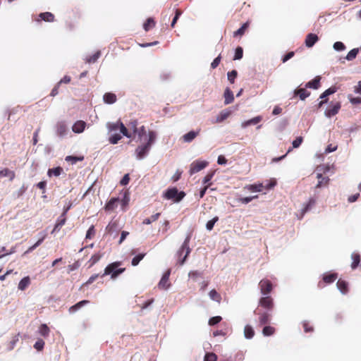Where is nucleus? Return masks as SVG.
Here are the masks:
<instances>
[{
  "mask_svg": "<svg viewBox=\"0 0 361 361\" xmlns=\"http://www.w3.org/2000/svg\"><path fill=\"white\" fill-rule=\"evenodd\" d=\"M147 137V142L139 145L135 149L137 158L139 159H143L148 154L152 144L155 142L157 133L155 131L149 130Z\"/></svg>",
  "mask_w": 361,
  "mask_h": 361,
  "instance_id": "f257e3e1",
  "label": "nucleus"
},
{
  "mask_svg": "<svg viewBox=\"0 0 361 361\" xmlns=\"http://www.w3.org/2000/svg\"><path fill=\"white\" fill-rule=\"evenodd\" d=\"M190 240V235H188L183 245L180 247V249L178 250L176 255L178 258V263L180 265H183L186 260L188 256L189 255L190 252V249L189 247V243Z\"/></svg>",
  "mask_w": 361,
  "mask_h": 361,
  "instance_id": "f03ea898",
  "label": "nucleus"
},
{
  "mask_svg": "<svg viewBox=\"0 0 361 361\" xmlns=\"http://www.w3.org/2000/svg\"><path fill=\"white\" fill-rule=\"evenodd\" d=\"M121 265V262H115L109 264L104 269V274L101 276L102 277L111 274L112 279H116L119 274L125 271V268H119Z\"/></svg>",
  "mask_w": 361,
  "mask_h": 361,
  "instance_id": "7ed1b4c3",
  "label": "nucleus"
},
{
  "mask_svg": "<svg viewBox=\"0 0 361 361\" xmlns=\"http://www.w3.org/2000/svg\"><path fill=\"white\" fill-rule=\"evenodd\" d=\"M107 128L109 132H114L119 130L123 135L129 138L132 137V133L128 132V128L121 121H118L115 123H108Z\"/></svg>",
  "mask_w": 361,
  "mask_h": 361,
  "instance_id": "20e7f679",
  "label": "nucleus"
},
{
  "mask_svg": "<svg viewBox=\"0 0 361 361\" xmlns=\"http://www.w3.org/2000/svg\"><path fill=\"white\" fill-rule=\"evenodd\" d=\"M185 195L184 192H178L176 188H172L165 192L164 197L165 199L173 200L174 202H178L183 198Z\"/></svg>",
  "mask_w": 361,
  "mask_h": 361,
  "instance_id": "39448f33",
  "label": "nucleus"
},
{
  "mask_svg": "<svg viewBox=\"0 0 361 361\" xmlns=\"http://www.w3.org/2000/svg\"><path fill=\"white\" fill-rule=\"evenodd\" d=\"M337 273H327L324 274L322 277V281H319L317 286L319 288H323L326 284H331L338 279Z\"/></svg>",
  "mask_w": 361,
  "mask_h": 361,
  "instance_id": "423d86ee",
  "label": "nucleus"
},
{
  "mask_svg": "<svg viewBox=\"0 0 361 361\" xmlns=\"http://www.w3.org/2000/svg\"><path fill=\"white\" fill-rule=\"evenodd\" d=\"M208 166V162L207 161H200L196 160L192 162L190 166L189 173L190 175H193L201 170L204 169Z\"/></svg>",
  "mask_w": 361,
  "mask_h": 361,
  "instance_id": "0eeeda50",
  "label": "nucleus"
},
{
  "mask_svg": "<svg viewBox=\"0 0 361 361\" xmlns=\"http://www.w3.org/2000/svg\"><path fill=\"white\" fill-rule=\"evenodd\" d=\"M254 313L258 316V322L260 326L269 323L271 314L267 311H262L259 309L255 310Z\"/></svg>",
  "mask_w": 361,
  "mask_h": 361,
  "instance_id": "6e6552de",
  "label": "nucleus"
},
{
  "mask_svg": "<svg viewBox=\"0 0 361 361\" xmlns=\"http://www.w3.org/2000/svg\"><path fill=\"white\" fill-rule=\"evenodd\" d=\"M259 287L261 293L264 295H269L273 289L272 283L267 279H262L259 283Z\"/></svg>",
  "mask_w": 361,
  "mask_h": 361,
  "instance_id": "1a4fd4ad",
  "label": "nucleus"
},
{
  "mask_svg": "<svg viewBox=\"0 0 361 361\" xmlns=\"http://www.w3.org/2000/svg\"><path fill=\"white\" fill-rule=\"evenodd\" d=\"M317 178L318 180V182L314 187L315 190L322 188H326L329 185L330 179L328 176H323L322 173H317Z\"/></svg>",
  "mask_w": 361,
  "mask_h": 361,
  "instance_id": "9d476101",
  "label": "nucleus"
},
{
  "mask_svg": "<svg viewBox=\"0 0 361 361\" xmlns=\"http://www.w3.org/2000/svg\"><path fill=\"white\" fill-rule=\"evenodd\" d=\"M259 304L261 307L267 309L268 311L271 310L274 307L273 299L269 295H265L261 298L259 301Z\"/></svg>",
  "mask_w": 361,
  "mask_h": 361,
  "instance_id": "9b49d317",
  "label": "nucleus"
},
{
  "mask_svg": "<svg viewBox=\"0 0 361 361\" xmlns=\"http://www.w3.org/2000/svg\"><path fill=\"white\" fill-rule=\"evenodd\" d=\"M337 90H338V88L336 86H332V87H329V89H327L326 90H325L320 95V98L322 100L319 103V104H318L319 107H322L324 104L328 102V99H326V97L329 95L335 93L337 91Z\"/></svg>",
  "mask_w": 361,
  "mask_h": 361,
  "instance_id": "f8f14e48",
  "label": "nucleus"
},
{
  "mask_svg": "<svg viewBox=\"0 0 361 361\" xmlns=\"http://www.w3.org/2000/svg\"><path fill=\"white\" fill-rule=\"evenodd\" d=\"M171 274V270L168 269L162 276L158 286L161 289H167L170 286L169 276Z\"/></svg>",
  "mask_w": 361,
  "mask_h": 361,
  "instance_id": "ddd939ff",
  "label": "nucleus"
},
{
  "mask_svg": "<svg viewBox=\"0 0 361 361\" xmlns=\"http://www.w3.org/2000/svg\"><path fill=\"white\" fill-rule=\"evenodd\" d=\"M341 109V104L340 102H336L333 106H329L326 110L325 111V115L327 117H331L337 114Z\"/></svg>",
  "mask_w": 361,
  "mask_h": 361,
  "instance_id": "4468645a",
  "label": "nucleus"
},
{
  "mask_svg": "<svg viewBox=\"0 0 361 361\" xmlns=\"http://www.w3.org/2000/svg\"><path fill=\"white\" fill-rule=\"evenodd\" d=\"M38 18H39L36 19L37 22L44 20L45 22L51 23L55 20L54 15L50 12L41 13L39 14Z\"/></svg>",
  "mask_w": 361,
  "mask_h": 361,
  "instance_id": "2eb2a0df",
  "label": "nucleus"
},
{
  "mask_svg": "<svg viewBox=\"0 0 361 361\" xmlns=\"http://www.w3.org/2000/svg\"><path fill=\"white\" fill-rule=\"evenodd\" d=\"M119 201V198L118 197L111 198L105 204L104 209L109 212L114 211L117 207Z\"/></svg>",
  "mask_w": 361,
  "mask_h": 361,
  "instance_id": "dca6fc26",
  "label": "nucleus"
},
{
  "mask_svg": "<svg viewBox=\"0 0 361 361\" xmlns=\"http://www.w3.org/2000/svg\"><path fill=\"white\" fill-rule=\"evenodd\" d=\"M200 133V129L197 131H190L183 135L182 140L185 142H191Z\"/></svg>",
  "mask_w": 361,
  "mask_h": 361,
  "instance_id": "f3484780",
  "label": "nucleus"
},
{
  "mask_svg": "<svg viewBox=\"0 0 361 361\" xmlns=\"http://www.w3.org/2000/svg\"><path fill=\"white\" fill-rule=\"evenodd\" d=\"M56 132L58 136L63 137L68 132V128L64 122H59L56 126Z\"/></svg>",
  "mask_w": 361,
  "mask_h": 361,
  "instance_id": "a211bd4d",
  "label": "nucleus"
},
{
  "mask_svg": "<svg viewBox=\"0 0 361 361\" xmlns=\"http://www.w3.org/2000/svg\"><path fill=\"white\" fill-rule=\"evenodd\" d=\"M310 94V92L305 88L296 89L293 92V97L298 96L301 100H305Z\"/></svg>",
  "mask_w": 361,
  "mask_h": 361,
  "instance_id": "6ab92c4d",
  "label": "nucleus"
},
{
  "mask_svg": "<svg viewBox=\"0 0 361 361\" xmlns=\"http://www.w3.org/2000/svg\"><path fill=\"white\" fill-rule=\"evenodd\" d=\"M319 40V37L317 35L313 33H310L306 36L305 38V45L307 47H312L314 46V44Z\"/></svg>",
  "mask_w": 361,
  "mask_h": 361,
  "instance_id": "aec40b11",
  "label": "nucleus"
},
{
  "mask_svg": "<svg viewBox=\"0 0 361 361\" xmlns=\"http://www.w3.org/2000/svg\"><path fill=\"white\" fill-rule=\"evenodd\" d=\"M232 114V111L229 109L222 110L216 116V123H222L224 121L227 119Z\"/></svg>",
  "mask_w": 361,
  "mask_h": 361,
  "instance_id": "412c9836",
  "label": "nucleus"
},
{
  "mask_svg": "<svg viewBox=\"0 0 361 361\" xmlns=\"http://www.w3.org/2000/svg\"><path fill=\"white\" fill-rule=\"evenodd\" d=\"M86 127V123L83 121H77L73 126L72 130L75 133H81Z\"/></svg>",
  "mask_w": 361,
  "mask_h": 361,
  "instance_id": "4be33fe9",
  "label": "nucleus"
},
{
  "mask_svg": "<svg viewBox=\"0 0 361 361\" xmlns=\"http://www.w3.org/2000/svg\"><path fill=\"white\" fill-rule=\"evenodd\" d=\"M320 80H321V77L316 76L313 80H312L306 83L305 87L317 90L320 86Z\"/></svg>",
  "mask_w": 361,
  "mask_h": 361,
  "instance_id": "5701e85b",
  "label": "nucleus"
},
{
  "mask_svg": "<svg viewBox=\"0 0 361 361\" xmlns=\"http://www.w3.org/2000/svg\"><path fill=\"white\" fill-rule=\"evenodd\" d=\"M4 177H8L9 180L12 181L16 177V173L13 171H11L8 168H5L0 171V178Z\"/></svg>",
  "mask_w": 361,
  "mask_h": 361,
  "instance_id": "b1692460",
  "label": "nucleus"
},
{
  "mask_svg": "<svg viewBox=\"0 0 361 361\" xmlns=\"http://www.w3.org/2000/svg\"><path fill=\"white\" fill-rule=\"evenodd\" d=\"M224 104H229L232 103L234 100V96L233 92L230 90V88H226L224 94Z\"/></svg>",
  "mask_w": 361,
  "mask_h": 361,
  "instance_id": "393cba45",
  "label": "nucleus"
},
{
  "mask_svg": "<svg viewBox=\"0 0 361 361\" xmlns=\"http://www.w3.org/2000/svg\"><path fill=\"white\" fill-rule=\"evenodd\" d=\"M337 287L343 294H346L348 291V283L342 279L337 281Z\"/></svg>",
  "mask_w": 361,
  "mask_h": 361,
  "instance_id": "a878e982",
  "label": "nucleus"
},
{
  "mask_svg": "<svg viewBox=\"0 0 361 361\" xmlns=\"http://www.w3.org/2000/svg\"><path fill=\"white\" fill-rule=\"evenodd\" d=\"M105 103L111 104L116 102V95L111 92L105 93L103 97Z\"/></svg>",
  "mask_w": 361,
  "mask_h": 361,
  "instance_id": "bb28decb",
  "label": "nucleus"
},
{
  "mask_svg": "<svg viewBox=\"0 0 361 361\" xmlns=\"http://www.w3.org/2000/svg\"><path fill=\"white\" fill-rule=\"evenodd\" d=\"M88 303H90L89 300H81V301L78 302V303H76L75 305L71 306L69 308L68 311L71 314L74 313L76 311H78L80 308H81L82 307H83L84 305H85Z\"/></svg>",
  "mask_w": 361,
  "mask_h": 361,
  "instance_id": "cd10ccee",
  "label": "nucleus"
},
{
  "mask_svg": "<svg viewBox=\"0 0 361 361\" xmlns=\"http://www.w3.org/2000/svg\"><path fill=\"white\" fill-rule=\"evenodd\" d=\"M66 216L64 215H61L59 218L58 219L54 228L52 231V233L59 231L60 228L66 224Z\"/></svg>",
  "mask_w": 361,
  "mask_h": 361,
  "instance_id": "c85d7f7f",
  "label": "nucleus"
},
{
  "mask_svg": "<svg viewBox=\"0 0 361 361\" xmlns=\"http://www.w3.org/2000/svg\"><path fill=\"white\" fill-rule=\"evenodd\" d=\"M30 284V277L25 276L20 281L18 288L20 290H24L29 286Z\"/></svg>",
  "mask_w": 361,
  "mask_h": 361,
  "instance_id": "c756f323",
  "label": "nucleus"
},
{
  "mask_svg": "<svg viewBox=\"0 0 361 361\" xmlns=\"http://www.w3.org/2000/svg\"><path fill=\"white\" fill-rule=\"evenodd\" d=\"M353 262L351 264L352 269H355L360 262V255L358 253H353L351 255Z\"/></svg>",
  "mask_w": 361,
  "mask_h": 361,
  "instance_id": "7c9ffc66",
  "label": "nucleus"
},
{
  "mask_svg": "<svg viewBox=\"0 0 361 361\" xmlns=\"http://www.w3.org/2000/svg\"><path fill=\"white\" fill-rule=\"evenodd\" d=\"M244 335L246 338L250 339L255 336V331L252 326L246 325L244 328Z\"/></svg>",
  "mask_w": 361,
  "mask_h": 361,
  "instance_id": "2f4dec72",
  "label": "nucleus"
},
{
  "mask_svg": "<svg viewBox=\"0 0 361 361\" xmlns=\"http://www.w3.org/2000/svg\"><path fill=\"white\" fill-rule=\"evenodd\" d=\"M249 27V22L245 23L238 30L233 32V37L242 36Z\"/></svg>",
  "mask_w": 361,
  "mask_h": 361,
  "instance_id": "473e14b6",
  "label": "nucleus"
},
{
  "mask_svg": "<svg viewBox=\"0 0 361 361\" xmlns=\"http://www.w3.org/2000/svg\"><path fill=\"white\" fill-rule=\"evenodd\" d=\"M118 229V222L117 221H111L107 226L106 227V231L110 234L114 232H116Z\"/></svg>",
  "mask_w": 361,
  "mask_h": 361,
  "instance_id": "72a5a7b5",
  "label": "nucleus"
},
{
  "mask_svg": "<svg viewBox=\"0 0 361 361\" xmlns=\"http://www.w3.org/2000/svg\"><path fill=\"white\" fill-rule=\"evenodd\" d=\"M156 25V22L154 21V18H149L147 19L145 23L143 25L144 30L145 31H149L151 28L154 27Z\"/></svg>",
  "mask_w": 361,
  "mask_h": 361,
  "instance_id": "f704fd0d",
  "label": "nucleus"
},
{
  "mask_svg": "<svg viewBox=\"0 0 361 361\" xmlns=\"http://www.w3.org/2000/svg\"><path fill=\"white\" fill-rule=\"evenodd\" d=\"M63 171V169L61 166H58L48 170L47 174L49 176H59Z\"/></svg>",
  "mask_w": 361,
  "mask_h": 361,
  "instance_id": "c9c22d12",
  "label": "nucleus"
},
{
  "mask_svg": "<svg viewBox=\"0 0 361 361\" xmlns=\"http://www.w3.org/2000/svg\"><path fill=\"white\" fill-rule=\"evenodd\" d=\"M245 188H247L251 192H260L262 190L263 185L262 183L248 185H246Z\"/></svg>",
  "mask_w": 361,
  "mask_h": 361,
  "instance_id": "e433bc0d",
  "label": "nucleus"
},
{
  "mask_svg": "<svg viewBox=\"0 0 361 361\" xmlns=\"http://www.w3.org/2000/svg\"><path fill=\"white\" fill-rule=\"evenodd\" d=\"M49 328L47 326V324H43L40 325L39 328V333L40 334L41 336L44 337H47L49 334Z\"/></svg>",
  "mask_w": 361,
  "mask_h": 361,
  "instance_id": "4c0bfd02",
  "label": "nucleus"
},
{
  "mask_svg": "<svg viewBox=\"0 0 361 361\" xmlns=\"http://www.w3.org/2000/svg\"><path fill=\"white\" fill-rule=\"evenodd\" d=\"M209 295L212 300L216 301L219 303L221 302V296L219 293H217V291L216 290H214V289L212 290L209 292Z\"/></svg>",
  "mask_w": 361,
  "mask_h": 361,
  "instance_id": "58836bf2",
  "label": "nucleus"
},
{
  "mask_svg": "<svg viewBox=\"0 0 361 361\" xmlns=\"http://www.w3.org/2000/svg\"><path fill=\"white\" fill-rule=\"evenodd\" d=\"M275 333V328L271 326H266L262 330V334L264 336H269Z\"/></svg>",
  "mask_w": 361,
  "mask_h": 361,
  "instance_id": "ea45409f",
  "label": "nucleus"
},
{
  "mask_svg": "<svg viewBox=\"0 0 361 361\" xmlns=\"http://www.w3.org/2000/svg\"><path fill=\"white\" fill-rule=\"evenodd\" d=\"M160 213H157L155 214L152 215L149 218L144 219L142 222L143 224H150L152 222L156 221L160 216Z\"/></svg>",
  "mask_w": 361,
  "mask_h": 361,
  "instance_id": "a19ab883",
  "label": "nucleus"
},
{
  "mask_svg": "<svg viewBox=\"0 0 361 361\" xmlns=\"http://www.w3.org/2000/svg\"><path fill=\"white\" fill-rule=\"evenodd\" d=\"M359 52V49H353L352 50H350L345 59L348 60V61H352L354 59H355V57L357 56V54Z\"/></svg>",
  "mask_w": 361,
  "mask_h": 361,
  "instance_id": "79ce46f5",
  "label": "nucleus"
},
{
  "mask_svg": "<svg viewBox=\"0 0 361 361\" xmlns=\"http://www.w3.org/2000/svg\"><path fill=\"white\" fill-rule=\"evenodd\" d=\"M100 51H97L96 53H94V54H92V56H88L87 59H86V62L87 63H94L97 61V60L99 58L100 56Z\"/></svg>",
  "mask_w": 361,
  "mask_h": 361,
  "instance_id": "37998d69",
  "label": "nucleus"
},
{
  "mask_svg": "<svg viewBox=\"0 0 361 361\" xmlns=\"http://www.w3.org/2000/svg\"><path fill=\"white\" fill-rule=\"evenodd\" d=\"M147 134V131L145 129V127L144 126H142L141 127L138 128L137 131L135 132V133L133 135H137L139 137V139L142 140V137Z\"/></svg>",
  "mask_w": 361,
  "mask_h": 361,
  "instance_id": "c03bdc74",
  "label": "nucleus"
},
{
  "mask_svg": "<svg viewBox=\"0 0 361 361\" xmlns=\"http://www.w3.org/2000/svg\"><path fill=\"white\" fill-rule=\"evenodd\" d=\"M121 138L122 136L120 134L115 133L109 137V140L111 144L115 145L117 144Z\"/></svg>",
  "mask_w": 361,
  "mask_h": 361,
  "instance_id": "a18cd8bd",
  "label": "nucleus"
},
{
  "mask_svg": "<svg viewBox=\"0 0 361 361\" xmlns=\"http://www.w3.org/2000/svg\"><path fill=\"white\" fill-rule=\"evenodd\" d=\"M137 124H138V122H137V121L136 119L131 120L128 123V126L129 129L130 130H133L132 135L135 133V131H137V130L138 128H137Z\"/></svg>",
  "mask_w": 361,
  "mask_h": 361,
  "instance_id": "49530a36",
  "label": "nucleus"
},
{
  "mask_svg": "<svg viewBox=\"0 0 361 361\" xmlns=\"http://www.w3.org/2000/svg\"><path fill=\"white\" fill-rule=\"evenodd\" d=\"M243 49L241 47H238L235 51V55L233 57V60H240L243 58Z\"/></svg>",
  "mask_w": 361,
  "mask_h": 361,
  "instance_id": "de8ad7c7",
  "label": "nucleus"
},
{
  "mask_svg": "<svg viewBox=\"0 0 361 361\" xmlns=\"http://www.w3.org/2000/svg\"><path fill=\"white\" fill-rule=\"evenodd\" d=\"M102 257V255L99 253H97L93 255L91 258L89 260L90 267L93 266L94 264H96Z\"/></svg>",
  "mask_w": 361,
  "mask_h": 361,
  "instance_id": "09e8293b",
  "label": "nucleus"
},
{
  "mask_svg": "<svg viewBox=\"0 0 361 361\" xmlns=\"http://www.w3.org/2000/svg\"><path fill=\"white\" fill-rule=\"evenodd\" d=\"M145 256V253H142L134 257L131 262L132 265L134 267L137 266L139 264V262L144 258Z\"/></svg>",
  "mask_w": 361,
  "mask_h": 361,
  "instance_id": "8fccbe9b",
  "label": "nucleus"
},
{
  "mask_svg": "<svg viewBox=\"0 0 361 361\" xmlns=\"http://www.w3.org/2000/svg\"><path fill=\"white\" fill-rule=\"evenodd\" d=\"M129 200L130 199L127 192H125L123 198L121 200V207L123 211H126Z\"/></svg>",
  "mask_w": 361,
  "mask_h": 361,
  "instance_id": "3c124183",
  "label": "nucleus"
},
{
  "mask_svg": "<svg viewBox=\"0 0 361 361\" xmlns=\"http://www.w3.org/2000/svg\"><path fill=\"white\" fill-rule=\"evenodd\" d=\"M83 159V157L67 156L66 161H71L72 164H74L78 161H82Z\"/></svg>",
  "mask_w": 361,
  "mask_h": 361,
  "instance_id": "603ef678",
  "label": "nucleus"
},
{
  "mask_svg": "<svg viewBox=\"0 0 361 361\" xmlns=\"http://www.w3.org/2000/svg\"><path fill=\"white\" fill-rule=\"evenodd\" d=\"M217 356L214 353H207L204 357V361H216Z\"/></svg>",
  "mask_w": 361,
  "mask_h": 361,
  "instance_id": "864d4df0",
  "label": "nucleus"
},
{
  "mask_svg": "<svg viewBox=\"0 0 361 361\" xmlns=\"http://www.w3.org/2000/svg\"><path fill=\"white\" fill-rule=\"evenodd\" d=\"M316 203V199L314 197H312L309 200L308 202L307 203L306 206L303 209V212H306L308 210H310Z\"/></svg>",
  "mask_w": 361,
  "mask_h": 361,
  "instance_id": "5fc2aeb1",
  "label": "nucleus"
},
{
  "mask_svg": "<svg viewBox=\"0 0 361 361\" xmlns=\"http://www.w3.org/2000/svg\"><path fill=\"white\" fill-rule=\"evenodd\" d=\"M238 75V72L235 70H233L227 73L228 80L231 83H233L235 78Z\"/></svg>",
  "mask_w": 361,
  "mask_h": 361,
  "instance_id": "6e6d98bb",
  "label": "nucleus"
},
{
  "mask_svg": "<svg viewBox=\"0 0 361 361\" xmlns=\"http://www.w3.org/2000/svg\"><path fill=\"white\" fill-rule=\"evenodd\" d=\"M218 220H219V217L218 216H215L212 220H209V221H207V223L206 224L207 229L209 230V231L212 230L215 223L216 221H218Z\"/></svg>",
  "mask_w": 361,
  "mask_h": 361,
  "instance_id": "4d7b16f0",
  "label": "nucleus"
},
{
  "mask_svg": "<svg viewBox=\"0 0 361 361\" xmlns=\"http://www.w3.org/2000/svg\"><path fill=\"white\" fill-rule=\"evenodd\" d=\"M302 326L305 332L310 333L314 331V328L312 325H310L309 322L305 321L302 322Z\"/></svg>",
  "mask_w": 361,
  "mask_h": 361,
  "instance_id": "13d9d810",
  "label": "nucleus"
},
{
  "mask_svg": "<svg viewBox=\"0 0 361 361\" xmlns=\"http://www.w3.org/2000/svg\"><path fill=\"white\" fill-rule=\"evenodd\" d=\"M95 235V229L94 226H91L87 231L85 238L86 239H92Z\"/></svg>",
  "mask_w": 361,
  "mask_h": 361,
  "instance_id": "bf43d9fd",
  "label": "nucleus"
},
{
  "mask_svg": "<svg viewBox=\"0 0 361 361\" xmlns=\"http://www.w3.org/2000/svg\"><path fill=\"white\" fill-rule=\"evenodd\" d=\"M221 320H222L221 317L216 316V317H213L210 318L208 323H209V325L214 326V325L219 324Z\"/></svg>",
  "mask_w": 361,
  "mask_h": 361,
  "instance_id": "052dcab7",
  "label": "nucleus"
},
{
  "mask_svg": "<svg viewBox=\"0 0 361 361\" xmlns=\"http://www.w3.org/2000/svg\"><path fill=\"white\" fill-rule=\"evenodd\" d=\"M214 172H210V173H208L204 178L203 179V184H205L206 185H211V183H209L210 180H212V178H213L214 176Z\"/></svg>",
  "mask_w": 361,
  "mask_h": 361,
  "instance_id": "680f3d73",
  "label": "nucleus"
},
{
  "mask_svg": "<svg viewBox=\"0 0 361 361\" xmlns=\"http://www.w3.org/2000/svg\"><path fill=\"white\" fill-rule=\"evenodd\" d=\"M182 11L180 9H176L175 13V16L171 22V27H173L178 20L179 17L181 16Z\"/></svg>",
  "mask_w": 361,
  "mask_h": 361,
  "instance_id": "e2e57ef3",
  "label": "nucleus"
},
{
  "mask_svg": "<svg viewBox=\"0 0 361 361\" xmlns=\"http://www.w3.org/2000/svg\"><path fill=\"white\" fill-rule=\"evenodd\" d=\"M334 49L336 51H343L345 49V46L341 42H336L334 44Z\"/></svg>",
  "mask_w": 361,
  "mask_h": 361,
  "instance_id": "0e129e2a",
  "label": "nucleus"
},
{
  "mask_svg": "<svg viewBox=\"0 0 361 361\" xmlns=\"http://www.w3.org/2000/svg\"><path fill=\"white\" fill-rule=\"evenodd\" d=\"M221 59V55H219L216 58L214 59V61L211 63V67L213 69H215L220 63Z\"/></svg>",
  "mask_w": 361,
  "mask_h": 361,
  "instance_id": "69168bd1",
  "label": "nucleus"
},
{
  "mask_svg": "<svg viewBox=\"0 0 361 361\" xmlns=\"http://www.w3.org/2000/svg\"><path fill=\"white\" fill-rule=\"evenodd\" d=\"M44 342L43 341V340L39 339L37 341H36V343L34 345V347L37 350H42L44 348Z\"/></svg>",
  "mask_w": 361,
  "mask_h": 361,
  "instance_id": "338daca9",
  "label": "nucleus"
},
{
  "mask_svg": "<svg viewBox=\"0 0 361 361\" xmlns=\"http://www.w3.org/2000/svg\"><path fill=\"white\" fill-rule=\"evenodd\" d=\"M302 137H298L295 140H293L292 145L293 147L297 148L298 147L302 142Z\"/></svg>",
  "mask_w": 361,
  "mask_h": 361,
  "instance_id": "774afa93",
  "label": "nucleus"
}]
</instances>
